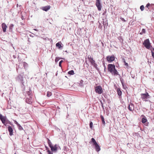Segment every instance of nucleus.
<instances>
[{"instance_id": "nucleus-1", "label": "nucleus", "mask_w": 154, "mask_h": 154, "mask_svg": "<svg viewBox=\"0 0 154 154\" xmlns=\"http://www.w3.org/2000/svg\"><path fill=\"white\" fill-rule=\"evenodd\" d=\"M108 71L113 75H119L118 72L115 68L114 64H109L108 66Z\"/></svg>"}, {"instance_id": "nucleus-2", "label": "nucleus", "mask_w": 154, "mask_h": 154, "mask_svg": "<svg viewBox=\"0 0 154 154\" xmlns=\"http://www.w3.org/2000/svg\"><path fill=\"white\" fill-rule=\"evenodd\" d=\"M91 142L93 143V145L95 146L96 150L97 152H99L100 150V146L98 145L94 138H91Z\"/></svg>"}, {"instance_id": "nucleus-3", "label": "nucleus", "mask_w": 154, "mask_h": 154, "mask_svg": "<svg viewBox=\"0 0 154 154\" xmlns=\"http://www.w3.org/2000/svg\"><path fill=\"white\" fill-rule=\"evenodd\" d=\"M95 90L96 92L98 94H101L103 92L102 88L100 85L96 86L95 88Z\"/></svg>"}, {"instance_id": "nucleus-4", "label": "nucleus", "mask_w": 154, "mask_h": 154, "mask_svg": "<svg viewBox=\"0 0 154 154\" xmlns=\"http://www.w3.org/2000/svg\"><path fill=\"white\" fill-rule=\"evenodd\" d=\"M140 95L141 99L145 101H146V99L150 98V96L147 92L146 94H142Z\"/></svg>"}, {"instance_id": "nucleus-5", "label": "nucleus", "mask_w": 154, "mask_h": 154, "mask_svg": "<svg viewBox=\"0 0 154 154\" xmlns=\"http://www.w3.org/2000/svg\"><path fill=\"white\" fill-rule=\"evenodd\" d=\"M143 44L146 48L148 49L150 48V45L148 39L145 40Z\"/></svg>"}, {"instance_id": "nucleus-6", "label": "nucleus", "mask_w": 154, "mask_h": 154, "mask_svg": "<svg viewBox=\"0 0 154 154\" xmlns=\"http://www.w3.org/2000/svg\"><path fill=\"white\" fill-rule=\"evenodd\" d=\"M107 61L109 62H111L115 60V57L113 55L112 56H108L106 57Z\"/></svg>"}, {"instance_id": "nucleus-7", "label": "nucleus", "mask_w": 154, "mask_h": 154, "mask_svg": "<svg viewBox=\"0 0 154 154\" xmlns=\"http://www.w3.org/2000/svg\"><path fill=\"white\" fill-rule=\"evenodd\" d=\"M95 4L98 10L99 11H100L101 10V6L100 2V0H96Z\"/></svg>"}, {"instance_id": "nucleus-8", "label": "nucleus", "mask_w": 154, "mask_h": 154, "mask_svg": "<svg viewBox=\"0 0 154 154\" xmlns=\"http://www.w3.org/2000/svg\"><path fill=\"white\" fill-rule=\"evenodd\" d=\"M146 7L151 11L152 9H154V4H150L149 3L146 5Z\"/></svg>"}, {"instance_id": "nucleus-9", "label": "nucleus", "mask_w": 154, "mask_h": 154, "mask_svg": "<svg viewBox=\"0 0 154 154\" xmlns=\"http://www.w3.org/2000/svg\"><path fill=\"white\" fill-rule=\"evenodd\" d=\"M88 58L91 65H94L95 64V61L93 59V57H91L90 56H88Z\"/></svg>"}, {"instance_id": "nucleus-10", "label": "nucleus", "mask_w": 154, "mask_h": 154, "mask_svg": "<svg viewBox=\"0 0 154 154\" xmlns=\"http://www.w3.org/2000/svg\"><path fill=\"white\" fill-rule=\"evenodd\" d=\"M0 119L2 123L5 124L6 120V117L3 116L1 114H0Z\"/></svg>"}, {"instance_id": "nucleus-11", "label": "nucleus", "mask_w": 154, "mask_h": 154, "mask_svg": "<svg viewBox=\"0 0 154 154\" xmlns=\"http://www.w3.org/2000/svg\"><path fill=\"white\" fill-rule=\"evenodd\" d=\"M51 8L50 5H48L42 7L41 8V9L43 11H47L49 10Z\"/></svg>"}, {"instance_id": "nucleus-12", "label": "nucleus", "mask_w": 154, "mask_h": 154, "mask_svg": "<svg viewBox=\"0 0 154 154\" xmlns=\"http://www.w3.org/2000/svg\"><path fill=\"white\" fill-rule=\"evenodd\" d=\"M128 109L131 111H132L134 109V106L133 103H131L128 107Z\"/></svg>"}, {"instance_id": "nucleus-13", "label": "nucleus", "mask_w": 154, "mask_h": 154, "mask_svg": "<svg viewBox=\"0 0 154 154\" xmlns=\"http://www.w3.org/2000/svg\"><path fill=\"white\" fill-rule=\"evenodd\" d=\"M2 29L3 31L4 32H5L6 31V29L7 28V26L6 24L4 23H3L2 24Z\"/></svg>"}, {"instance_id": "nucleus-14", "label": "nucleus", "mask_w": 154, "mask_h": 154, "mask_svg": "<svg viewBox=\"0 0 154 154\" xmlns=\"http://www.w3.org/2000/svg\"><path fill=\"white\" fill-rule=\"evenodd\" d=\"M8 130L9 132V135L10 136H12L13 135V130L11 126H9L8 127Z\"/></svg>"}, {"instance_id": "nucleus-15", "label": "nucleus", "mask_w": 154, "mask_h": 154, "mask_svg": "<svg viewBox=\"0 0 154 154\" xmlns=\"http://www.w3.org/2000/svg\"><path fill=\"white\" fill-rule=\"evenodd\" d=\"M51 148V149L52 151H56L57 149V145H55L54 146H52L50 147Z\"/></svg>"}, {"instance_id": "nucleus-16", "label": "nucleus", "mask_w": 154, "mask_h": 154, "mask_svg": "<svg viewBox=\"0 0 154 154\" xmlns=\"http://www.w3.org/2000/svg\"><path fill=\"white\" fill-rule=\"evenodd\" d=\"M32 100V98L31 97L27 98L26 99V101L27 103L30 104L31 103Z\"/></svg>"}, {"instance_id": "nucleus-17", "label": "nucleus", "mask_w": 154, "mask_h": 154, "mask_svg": "<svg viewBox=\"0 0 154 154\" xmlns=\"http://www.w3.org/2000/svg\"><path fill=\"white\" fill-rule=\"evenodd\" d=\"M62 45L61 42H59L56 44V47H58V48L60 49L63 47V46H62Z\"/></svg>"}, {"instance_id": "nucleus-18", "label": "nucleus", "mask_w": 154, "mask_h": 154, "mask_svg": "<svg viewBox=\"0 0 154 154\" xmlns=\"http://www.w3.org/2000/svg\"><path fill=\"white\" fill-rule=\"evenodd\" d=\"M23 77L21 75H19L17 77V80L19 81H20L21 82H22L23 81Z\"/></svg>"}, {"instance_id": "nucleus-19", "label": "nucleus", "mask_w": 154, "mask_h": 154, "mask_svg": "<svg viewBox=\"0 0 154 154\" xmlns=\"http://www.w3.org/2000/svg\"><path fill=\"white\" fill-rule=\"evenodd\" d=\"M117 92L118 95L121 96L122 94V92L120 88H118L117 90Z\"/></svg>"}, {"instance_id": "nucleus-20", "label": "nucleus", "mask_w": 154, "mask_h": 154, "mask_svg": "<svg viewBox=\"0 0 154 154\" xmlns=\"http://www.w3.org/2000/svg\"><path fill=\"white\" fill-rule=\"evenodd\" d=\"M147 120L146 118L145 117L143 118L142 119V122L143 123H144L147 122Z\"/></svg>"}, {"instance_id": "nucleus-21", "label": "nucleus", "mask_w": 154, "mask_h": 154, "mask_svg": "<svg viewBox=\"0 0 154 154\" xmlns=\"http://www.w3.org/2000/svg\"><path fill=\"white\" fill-rule=\"evenodd\" d=\"M100 117L102 121L103 124V125H105V122L104 119V118L101 115L100 116Z\"/></svg>"}, {"instance_id": "nucleus-22", "label": "nucleus", "mask_w": 154, "mask_h": 154, "mask_svg": "<svg viewBox=\"0 0 154 154\" xmlns=\"http://www.w3.org/2000/svg\"><path fill=\"white\" fill-rule=\"evenodd\" d=\"M68 74L70 75H73L74 74V72L73 70H71L69 71L68 72Z\"/></svg>"}, {"instance_id": "nucleus-23", "label": "nucleus", "mask_w": 154, "mask_h": 154, "mask_svg": "<svg viewBox=\"0 0 154 154\" xmlns=\"http://www.w3.org/2000/svg\"><path fill=\"white\" fill-rule=\"evenodd\" d=\"M48 145L50 147H51V146H52V143L51 142V141L48 139Z\"/></svg>"}, {"instance_id": "nucleus-24", "label": "nucleus", "mask_w": 154, "mask_h": 154, "mask_svg": "<svg viewBox=\"0 0 154 154\" xmlns=\"http://www.w3.org/2000/svg\"><path fill=\"white\" fill-rule=\"evenodd\" d=\"M146 32V31L145 29H142V32L140 33V35H142L143 33H145Z\"/></svg>"}, {"instance_id": "nucleus-25", "label": "nucleus", "mask_w": 154, "mask_h": 154, "mask_svg": "<svg viewBox=\"0 0 154 154\" xmlns=\"http://www.w3.org/2000/svg\"><path fill=\"white\" fill-rule=\"evenodd\" d=\"M51 94H52V93H51V92H50V91H48L47 92V96L48 97H50L51 95Z\"/></svg>"}, {"instance_id": "nucleus-26", "label": "nucleus", "mask_w": 154, "mask_h": 154, "mask_svg": "<svg viewBox=\"0 0 154 154\" xmlns=\"http://www.w3.org/2000/svg\"><path fill=\"white\" fill-rule=\"evenodd\" d=\"M93 123L92 122H91L90 123L89 125H90V128L91 129H92L93 128Z\"/></svg>"}, {"instance_id": "nucleus-27", "label": "nucleus", "mask_w": 154, "mask_h": 154, "mask_svg": "<svg viewBox=\"0 0 154 154\" xmlns=\"http://www.w3.org/2000/svg\"><path fill=\"white\" fill-rule=\"evenodd\" d=\"M144 6L143 5H142L140 6V8L141 11H143L144 9Z\"/></svg>"}, {"instance_id": "nucleus-28", "label": "nucleus", "mask_w": 154, "mask_h": 154, "mask_svg": "<svg viewBox=\"0 0 154 154\" xmlns=\"http://www.w3.org/2000/svg\"><path fill=\"white\" fill-rule=\"evenodd\" d=\"M60 59V58L59 57H56L55 59V62H57L58 61V60Z\"/></svg>"}, {"instance_id": "nucleus-29", "label": "nucleus", "mask_w": 154, "mask_h": 154, "mask_svg": "<svg viewBox=\"0 0 154 154\" xmlns=\"http://www.w3.org/2000/svg\"><path fill=\"white\" fill-rule=\"evenodd\" d=\"M17 126H18L19 129L21 130L23 129V128L19 124L17 125Z\"/></svg>"}, {"instance_id": "nucleus-30", "label": "nucleus", "mask_w": 154, "mask_h": 154, "mask_svg": "<svg viewBox=\"0 0 154 154\" xmlns=\"http://www.w3.org/2000/svg\"><path fill=\"white\" fill-rule=\"evenodd\" d=\"M152 55L153 57L154 58V48L151 51Z\"/></svg>"}, {"instance_id": "nucleus-31", "label": "nucleus", "mask_w": 154, "mask_h": 154, "mask_svg": "<svg viewBox=\"0 0 154 154\" xmlns=\"http://www.w3.org/2000/svg\"><path fill=\"white\" fill-rule=\"evenodd\" d=\"M14 26V25L12 24H10V26H9L10 29H12V28Z\"/></svg>"}, {"instance_id": "nucleus-32", "label": "nucleus", "mask_w": 154, "mask_h": 154, "mask_svg": "<svg viewBox=\"0 0 154 154\" xmlns=\"http://www.w3.org/2000/svg\"><path fill=\"white\" fill-rule=\"evenodd\" d=\"M63 62V60H61L59 63V66L60 67H61V63Z\"/></svg>"}, {"instance_id": "nucleus-33", "label": "nucleus", "mask_w": 154, "mask_h": 154, "mask_svg": "<svg viewBox=\"0 0 154 154\" xmlns=\"http://www.w3.org/2000/svg\"><path fill=\"white\" fill-rule=\"evenodd\" d=\"M48 154H53V153L49 150H48Z\"/></svg>"}, {"instance_id": "nucleus-34", "label": "nucleus", "mask_w": 154, "mask_h": 154, "mask_svg": "<svg viewBox=\"0 0 154 154\" xmlns=\"http://www.w3.org/2000/svg\"><path fill=\"white\" fill-rule=\"evenodd\" d=\"M125 66H126V67L127 68H128V64L127 63H125Z\"/></svg>"}, {"instance_id": "nucleus-35", "label": "nucleus", "mask_w": 154, "mask_h": 154, "mask_svg": "<svg viewBox=\"0 0 154 154\" xmlns=\"http://www.w3.org/2000/svg\"><path fill=\"white\" fill-rule=\"evenodd\" d=\"M120 19L123 21H124V22H125V20L124 19V18H120Z\"/></svg>"}, {"instance_id": "nucleus-36", "label": "nucleus", "mask_w": 154, "mask_h": 154, "mask_svg": "<svg viewBox=\"0 0 154 154\" xmlns=\"http://www.w3.org/2000/svg\"><path fill=\"white\" fill-rule=\"evenodd\" d=\"M15 123L17 125L19 124L16 121H15Z\"/></svg>"}, {"instance_id": "nucleus-37", "label": "nucleus", "mask_w": 154, "mask_h": 154, "mask_svg": "<svg viewBox=\"0 0 154 154\" xmlns=\"http://www.w3.org/2000/svg\"><path fill=\"white\" fill-rule=\"evenodd\" d=\"M122 60H123V61L124 63V64H125V63H126V62L125 60L124 59H123Z\"/></svg>"}, {"instance_id": "nucleus-38", "label": "nucleus", "mask_w": 154, "mask_h": 154, "mask_svg": "<svg viewBox=\"0 0 154 154\" xmlns=\"http://www.w3.org/2000/svg\"><path fill=\"white\" fill-rule=\"evenodd\" d=\"M121 83L122 84V85H123L124 83H123V82L122 80H121Z\"/></svg>"}, {"instance_id": "nucleus-39", "label": "nucleus", "mask_w": 154, "mask_h": 154, "mask_svg": "<svg viewBox=\"0 0 154 154\" xmlns=\"http://www.w3.org/2000/svg\"><path fill=\"white\" fill-rule=\"evenodd\" d=\"M81 81V82H83V81L82 80Z\"/></svg>"}, {"instance_id": "nucleus-40", "label": "nucleus", "mask_w": 154, "mask_h": 154, "mask_svg": "<svg viewBox=\"0 0 154 154\" xmlns=\"http://www.w3.org/2000/svg\"><path fill=\"white\" fill-rule=\"evenodd\" d=\"M81 81V82H83V81L82 80Z\"/></svg>"}, {"instance_id": "nucleus-41", "label": "nucleus", "mask_w": 154, "mask_h": 154, "mask_svg": "<svg viewBox=\"0 0 154 154\" xmlns=\"http://www.w3.org/2000/svg\"><path fill=\"white\" fill-rule=\"evenodd\" d=\"M14 154H17L16 153H15Z\"/></svg>"}]
</instances>
